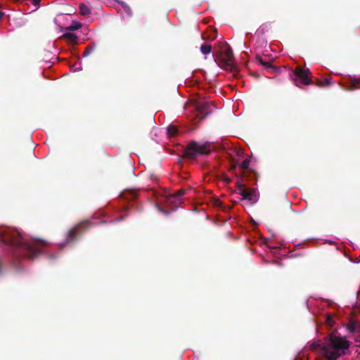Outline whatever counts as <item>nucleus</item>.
Returning a JSON list of instances; mask_svg holds the SVG:
<instances>
[{"instance_id": "obj_1", "label": "nucleus", "mask_w": 360, "mask_h": 360, "mask_svg": "<svg viewBox=\"0 0 360 360\" xmlns=\"http://www.w3.org/2000/svg\"><path fill=\"white\" fill-rule=\"evenodd\" d=\"M0 240L13 254L31 259L37 257L41 248L48 245L47 241L41 239L27 241L17 230L6 226H0Z\"/></svg>"}, {"instance_id": "obj_2", "label": "nucleus", "mask_w": 360, "mask_h": 360, "mask_svg": "<svg viewBox=\"0 0 360 360\" xmlns=\"http://www.w3.org/2000/svg\"><path fill=\"white\" fill-rule=\"evenodd\" d=\"M352 342L345 336L330 333L325 338L323 345V356L326 360H338L349 354Z\"/></svg>"}, {"instance_id": "obj_3", "label": "nucleus", "mask_w": 360, "mask_h": 360, "mask_svg": "<svg viewBox=\"0 0 360 360\" xmlns=\"http://www.w3.org/2000/svg\"><path fill=\"white\" fill-rule=\"evenodd\" d=\"M214 61L226 70L233 72L236 69L232 49L228 44H225L216 54Z\"/></svg>"}, {"instance_id": "obj_4", "label": "nucleus", "mask_w": 360, "mask_h": 360, "mask_svg": "<svg viewBox=\"0 0 360 360\" xmlns=\"http://www.w3.org/2000/svg\"><path fill=\"white\" fill-rule=\"evenodd\" d=\"M211 151L209 143L200 144L197 141H191L184 149L183 157L188 159H195L198 155H207Z\"/></svg>"}, {"instance_id": "obj_5", "label": "nucleus", "mask_w": 360, "mask_h": 360, "mask_svg": "<svg viewBox=\"0 0 360 360\" xmlns=\"http://www.w3.org/2000/svg\"><path fill=\"white\" fill-rule=\"evenodd\" d=\"M311 72L308 68H304L301 66H297L295 70V83L296 86L300 87L301 85H308L312 83L311 79L309 77Z\"/></svg>"}, {"instance_id": "obj_6", "label": "nucleus", "mask_w": 360, "mask_h": 360, "mask_svg": "<svg viewBox=\"0 0 360 360\" xmlns=\"http://www.w3.org/2000/svg\"><path fill=\"white\" fill-rule=\"evenodd\" d=\"M91 223L89 221H84L78 224L77 226L71 229L67 235V238L65 240V243H69L70 242H73L77 238V229L81 226H85L86 229L91 226Z\"/></svg>"}, {"instance_id": "obj_7", "label": "nucleus", "mask_w": 360, "mask_h": 360, "mask_svg": "<svg viewBox=\"0 0 360 360\" xmlns=\"http://www.w3.org/2000/svg\"><path fill=\"white\" fill-rule=\"evenodd\" d=\"M184 193L185 190L180 189L175 192L174 194L169 195L167 200L170 203H174L175 207H177L178 205L182 202L181 197L184 195Z\"/></svg>"}, {"instance_id": "obj_8", "label": "nucleus", "mask_w": 360, "mask_h": 360, "mask_svg": "<svg viewBox=\"0 0 360 360\" xmlns=\"http://www.w3.org/2000/svg\"><path fill=\"white\" fill-rule=\"evenodd\" d=\"M210 105L207 103H199L197 106V116L200 120L204 119L209 113Z\"/></svg>"}, {"instance_id": "obj_9", "label": "nucleus", "mask_w": 360, "mask_h": 360, "mask_svg": "<svg viewBox=\"0 0 360 360\" xmlns=\"http://www.w3.org/2000/svg\"><path fill=\"white\" fill-rule=\"evenodd\" d=\"M243 199L248 200L252 203H255L257 200V195L256 191L253 188H248L244 194L242 195Z\"/></svg>"}, {"instance_id": "obj_10", "label": "nucleus", "mask_w": 360, "mask_h": 360, "mask_svg": "<svg viewBox=\"0 0 360 360\" xmlns=\"http://www.w3.org/2000/svg\"><path fill=\"white\" fill-rule=\"evenodd\" d=\"M60 39H65L70 43L75 44L77 43V36L72 32H66L63 34Z\"/></svg>"}, {"instance_id": "obj_11", "label": "nucleus", "mask_w": 360, "mask_h": 360, "mask_svg": "<svg viewBox=\"0 0 360 360\" xmlns=\"http://www.w3.org/2000/svg\"><path fill=\"white\" fill-rule=\"evenodd\" d=\"M256 60L270 72H274L276 71V68L269 62L264 61L261 56H257L256 57Z\"/></svg>"}, {"instance_id": "obj_12", "label": "nucleus", "mask_w": 360, "mask_h": 360, "mask_svg": "<svg viewBox=\"0 0 360 360\" xmlns=\"http://www.w3.org/2000/svg\"><path fill=\"white\" fill-rule=\"evenodd\" d=\"M324 342H321L320 341L314 342L309 346L310 350L316 351L317 349H321L320 353L323 355V345Z\"/></svg>"}, {"instance_id": "obj_13", "label": "nucleus", "mask_w": 360, "mask_h": 360, "mask_svg": "<svg viewBox=\"0 0 360 360\" xmlns=\"http://www.w3.org/2000/svg\"><path fill=\"white\" fill-rule=\"evenodd\" d=\"M250 160L249 158H246L244 160L240 165L239 167L242 168L243 170H248L253 174H256V172L253 169H249Z\"/></svg>"}, {"instance_id": "obj_14", "label": "nucleus", "mask_w": 360, "mask_h": 360, "mask_svg": "<svg viewBox=\"0 0 360 360\" xmlns=\"http://www.w3.org/2000/svg\"><path fill=\"white\" fill-rule=\"evenodd\" d=\"M332 84L331 79L330 78H325L322 80H318L316 82V85L319 87H326Z\"/></svg>"}, {"instance_id": "obj_15", "label": "nucleus", "mask_w": 360, "mask_h": 360, "mask_svg": "<svg viewBox=\"0 0 360 360\" xmlns=\"http://www.w3.org/2000/svg\"><path fill=\"white\" fill-rule=\"evenodd\" d=\"M95 49H96L95 44L93 43L91 44H89L86 47L85 51H84L82 56L84 57H86V56H89Z\"/></svg>"}, {"instance_id": "obj_16", "label": "nucleus", "mask_w": 360, "mask_h": 360, "mask_svg": "<svg viewBox=\"0 0 360 360\" xmlns=\"http://www.w3.org/2000/svg\"><path fill=\"white\" fill-rule=\"evenodd\" d=\"M90 12H91V10L88 6H86L84 4H81L79 5V13H81V15H86L89 14Z\"/></svg>"}, {"instance_id": "obj_17", "label": "nucleus", "mask_w": 360, "mask_h": 360, "mask_svg": "<svg viewBox=\"0 0 360 360\" xmlns=\"http://www.w3.org/2000/svg\"><path fill=\"white\" fill-rule=\"evenodd\" d=\"M213 205L215 207H218V208H220L222 210L224 211H226L228 210H229L230 208L229 207H226L221 200H219V199H214V201H213Z\"/></svg>"}, {"instance_id": "obj_18", "label": "nucleus", "mask_w": 360, "mask_h": 360, "mask_svg": "<svg viewBox=\"0 0 360 360\" xmlns=\"http://www.w3.org/2000/svg\"><path fill=\"white\" fill-rule=\"evenodd\" d=\"M346 328L349 333H354L357 329V324L353 321H350L346 326Z\"/></svg>"}, {"instance_id": "obj_19", "label": "nucleus", "mask_w": 360, "mask_h": 360, "mask_svg": "<svg viewBox=\"0 0 360 360\" xmlns=\"http://www.w3.org/2000/svg\"><path fill=\"white\" fill-rule=\"evenodd\" d=\"M212 51V46L210 44H202L200 46V51L202 54H209Z\"/></svg>"}, {"instance_id": "obj_20", "label": "nucleus", "mask_w": 360, "mask_h": 360, "mask_svg": "<svg viewBox=\"0 0 360 360\" xmlns=\"http://www.w3.org/2000/svg\"><path fill=\"white\" fill-rule=\"evenodd\" d=\"M81 27V24L78 22L73 21L72 24L66 28L67 30L75 31L77 30Z\"/></svg>"}, {"instance_id": "obj_21", "label": "nucleus", "mask_w": 360, "mask_h": 360, "mask_svg": "<svg viewBox=\"0 0 360 360\" xmlns=\"http://www.w3.org/2000/svg\"><path fill=\"white\" fill-rule=\"evenodd\" d=\"M236 186H237V189H238V193L240 194V195H243L244 194V193L245 192V191L248 189V188H245L244 187V186L239 181H238L236 182Z\"/></svg>"}, {"instance_id": "obj_22", "label": "nucleus", "mask_w": 360, "mask_h": 360, "mask_svg": "<svg viewBox=\"0 0 360 360\" xmlns=\"http://www.w3.org/2000/svg\"><path fill=\"white\" fill-rule=\"evenodd\" d=\"M236 186H237V189H238V193L240 194V195H243L244 194V193L245 192V191L248 189V188H245L244 187V186L239 181H238L236 182Z\"/></svg>"}, {"instance_id": "obj_23", "label": "nucleus", "mask_w": 360, "mask_h": 360, "mask_svg": "<svg viewBox=\"0 0 360 360\" xmlns=\"http://www.w3.org/2000/svg\"><path fill=\"white\" fill-rule=\"evenodd\" d=\"M167 132L170 136H175L177 134L178 129L176 126L170 125L167 128Z\"/></svg>"}, {"instance_id": "obj_24", "label": "nucleus", "mask_w": 360, "mask_h": 360, "mask_svg": "<svg viewBox=\"0 0 360 360\" xmlns=\"http://www.w3.org/2000/svg\"><path fill=\"white\" fill-rule=\"evenodd\" d=\"M352 86L353 89H359L360 88V79H354L352 82Z\"/></svg>"}, {"instance_id": "obj_25", "label": "nucleus", "mask_w": 360, "mask_h": 360, "mask_svg": "<svg viewBox=\"0 0 360 360\" xmlns=\"http://www.w3.org/2000/svg\"><path fill=\"white\" fill-rule=\"evenodd\" d=\"M238 166H239V165L236 162L233 161L231 163V169L235 170Z\"/></svg>"}, {"instance_id": "obj_26", "label": "nucleus", "mask_w": 360, "mask_h": 360, "mask_svg": "<svg viewBox=\"0 0 360 360\" xmlns=\"http://www.w3.org/2000/svg\"><path fill=\"white\" fill-rule=\"evenodd\" d=\"M34 6H38L41 0H30Z\"/></svg>"}, {"instance_id": "obj_27", "label": "nucleus", "mask_w": 360, "mask_h": 360, "mask_svg": "<svg viewBox=\"0 0 360 360\" xmlns=\"http://www.w3.org/2000/svg\"><path fill=\"white\" fill-rule=\"evenodd\" d=\"M224 180L226 183H230L231 181V179L229 177H226Z\"/></svg>"}, {"instance_id": "obj_28", "label": "nucleus", "mask_w": 360, "mask_h": 360, "mask_svg": "<svg viewBox=\"0 0 360 360\" xmlns=\"http://www.w3.org/2000/svg\"><path fill=\"white\" fill-rule=\"evenodd\" d=\"M159 210H160V212H162V213L165 214H167L168 213L166 210H162V209H161L160 207H159Z\"/></svg>"}, {"instance_id": "obj_29", "label": "nucleus", "mask_w": 360, "mask_h": 360, "mask_svg": "<svg viewBox=\"0 0 360 360\" xmlns=\"http://www.w3.org/2000/svg\"><path fill=\"white\" fill-rule=\"evenodd\" d=\"M5 15V13L0 11V20Z\"/></svg>"}, {"instance_id": "obj_30", "label": "nucleus", "mask_w": 360, "mask_h": 360, "mask_svg": "<svg viewBox=\"0 0 360 360\" xmlns=\"http://www.w3.org/2000/svg\"><path fill=\"white\" fill-rule=\"evenodd\" d=\"M331 320H332V319H331V318H328V323H330Z\"/></svg>"}, {"instance_id": "obj_31", "label": "nucleus", "mask_w": 360, "mask_h": 360, "mask_svg": "<svg viewBox=\"0 0 360 360\" xmlns=\"http://www.w3.org/2000/svg\"><path fill=\"white\" fill-rule=\"evenodd\" d=\"M122 219H124V217H122L119 218V219H118V220H119V221H120V220H122Z\"/></svg>"}]
</instances>
